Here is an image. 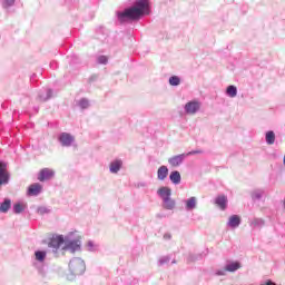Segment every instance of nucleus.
Instances as JSON below:
<instances>
[{"instance_id": "4be33fe9", "label": "nucleus", "mask_w": 285, "mask_h": 285, "mask_svg": "<svg viewBox=\"0 0 285 285\" xmlns=\"http://www.w3.org/2000/svg\"><path fill=\"white\" fill-rule=\"evenodd\" d=\"M265 141L267 146H273V144H275V131L273 130L266 131Z\"/></svg>"}, {"instance_id": "20e7f679", "label": "nucleus", "mask_w": 285, "mask_h": 285, "mask_svg": "<svg viewBox=\"0 0 285 285\" xmlns=\"http://www.w3.org/2000/svg\"><path fill=\"white\" fill-rule=\"evenodd\" d=\"M185 115L195 117L202 110V102L199 100H189L184 106Z\"/></svg>"}, {"instance_id": "412c9836", "label": "nucleus", "mask_w": 285, "mask_h": 285, "mask_svg": "<svg viewBox=\"0 0 285 285\" xmlns=\"http://www.w3.org/2000/svg\"><path fill=\"white\" fill-rule=\"evenodd\" d=\"M38 97H39V101H48V99L52 98V90L45 89V90L40 91Z\"/></svg>"}, {"instance_id": "f257e3e1", "label": "nucleus", "mask_w": 285, "mask_h": 285, "mask_svg": "<svg viewBox=\"0 0 285 285\" xmlns=\"http://www.w3.org/2000/svg\"><path fill=\"white\" fill-rule=\"evenodd\" d=\"M48 248L53 253V257H61L66 250L79 253L81 250V235L71 232L65 237L62 235L56 236L49 242Z\"/></svg>"}, {"instance_id": "6ab92c4d", "label": "nucleus", "mask_w": 285, "mask_h": 285, "mask_svg": "<svg viewBox=\"0 0 285 285\" xmlns=\"http://www.w3.org/2000/svg\"><path fill=\"white\" fill-rule=\"evenodd\" d=\"M265 190L264 189H254L250 191V197L253 199V202H259V199H262V197H264L265 195Z\"/></svg>"}, {"instance_id": "f8f14e48", "label": "nucleus", "mask_w": 285, "mask_h": 285, "mask_svg": "<svg viewBox=\"0 0 285 285\" xmlns=\"http://www.w3.org/2000/svg\"><path fill=\"white\" fill-rule=\"evenodd\" d=\"M122 166L124 161L121 159H115L109 164V173H111V175H117Z\"/></svg>"}, {"instance_id": "c85d7f7f", "label": "nucleus", "mask_w": 285, "mask_h": 285, "mask_svg": "<svg viewBox=\"0 0 285 285\" xmlns=\"http://www.w3.org/2000/svg\"><path fill=\"white\" fill-rule=\"evenodd\" d=\"M98 248H99V245L96 244L95 242L89 240L87 243V250H89V253H95Z\"/></svg>"}, {"instance_id": "9d476101", "label": "nucleus", "mask_w": 285, "mask_h": 285, "mask_svg": "<svg viewBox=\"0 0 285 285\" xmlns=\"http://www.w3.org/2000/svg\"><path fill=\"white\" fill-rule=\"evenodd\" d=\"M41 190H43V186L39 183H35L29 186L27 195H29V197H37L38 195H41Z\"/></svg>"}, {"instance_id": "f03ea898", "label": "nucleus", "mask_w": 285, "mask_h": 285, "mask_svg": "<svg viewBox=\"0 0 285 285\" xmlns=\"http://www.w3.org/2000/svg\"><path fill=\"white\" fill-rule=\"evenodd\" d=\"M145 14H150V0H136L131 7L117 12L120 23L137 21L145 17Z\"/></svg>"}, {"instance_id": "a211bd4d", "label": "nucleus", "mask_w": 285, "mask_h": 285, "mask_svg": "<svg viewBox=\"0 0 285 285\" xmlns=\"http://www.w3.org/2000/svg\"><path fill=\"white\" fill-rule=\"evenodd\" d=\"M171 184L179 186L181 184V174L178 170L171 171L169 175Z\"/></svg>"}, {"instance_id": "473e14b6", "label": "nucleus", "mask_w": 285, "mask_h": 285, "mask_svg": "<svg viewBox=\"0 0 285 285\" xmlns=\"http://www.w3.org/2000/svg\"><path fill=\"white\" fill-rule=\"evenodd\" d=\"M97 63H100L101 66H106V63H108V58L106 56H98Z\"/></svg>"}, {"instance_id": "423d86ee", "label": "nucleus", "mask_w": 285, "mask_h": 285, "mask_svg": "<svg viewBox=\"0 0 285 285\" xmlns=\"http://www.w3.org/2000/svg\"><path fill=\"white\" fill-rule=\"evenodd\" d=\"M7 168L8 165L0 161V186H3V184H8V181H10V173H8Z\"/></svg>"}, {"instance_id": "a19ab883", "label": "nucleus", "mask_w": 285, "mask_h": 285, "mask_svg": "<svg viewBox=\"0 0 285 285\" xmlns=\"http://www.w3.org/2000/svg\"><path fill=\"white\" fill-rule=\"evenodd\" d=\"M171 264H177V262H176V261H173Z\"/></svg>"}, {"instance_id": "dca6fc26", "label": "nucleus", "mask_w": 285, "mask_h": 285, "mask_svg": "<svg viewBox=\"0 0 285 285\" xmlns=\"http://www.w3.org/2000/svg\"><path fill=\"white\" fill-rule=\"evenodd\" d=\"M168 178V167L163 165L157 170V179L158 181H166Z\"/></svg>"}, {"instance_id": "aec40b11", "label": "nucleus", "mask_w": 285, "mask_h": 285, "mask_svg": "<svg viewBox=\"0 0 285 285\" xmlns=\"http://www.w3.org/2000/svg\"><path fill=\"white\" fill-rule=\"evenodd\" d=\"M47 255H48V252H46V250H36L35 252V259L39 264H43V262H46Z\"/></svg>"}, {"instance_id": "bb28decb", "label": "nucleus", "mask_w": 285, "mask_h": 285, "mask_svg": "<svg viewBox=\"0 0 285 285\" xmlns=\"http://www.w3.org/2000/svg\"><path fill=\"white\" fill-rule=\"evenodd\" d=\"M16 2L17 0H0V6H2L3 10H9Z\"/></svg>"}, {"instance_id": "ea45409f", "label": "nucleus", "mask_w": 285, "mask_h": 285, "mask_svg": "<svg viewBox=\"0 0 285 285\" xmlns=\"http://www.w3.org/2000/svg\"><path fill=\"white\" fill-rule=\"evenodd\" d=\"M283 207H284V209H285V198H284V200H283Z\"/></svg>"}, {"instance_id": "393cba45", "label": "nucleus", "mask_w": 285, "mask_h": 285, "mask_svg": "<svg viewBox=\"0 0 285 285\" xmlns=\"http://www.w3.org/2000/svg\"><path fill=\"white\" fill-rule=\"evenodd\" d=\"M76 105L79 106L81 110H86L90 108V100H88V98H81L77 100Z\"/></svg>"}, {"instance_id": "f704fd0d", "label": "nucleus", "mask_w": 285, "mask_h": 285, "mask_svg": "<svg viewBox=\"0 0 285 285\" xmlns=\"http://www.w3.org/2000/svg\"><path fill=\"white\" fill-rule=\"evenodd\" d=\"M148 184L146 181H139L136 184V188H146Z\"/></svg>"}, {"instance_id": "2f4dec72", "label": "nucleus", "mask_w": 285, "mask_h": 285, "mask_svg": "<svg viewBox=\"0 0 285 285\" xmlns=\"http://www.w3.org/2000/svg\"><path fill=\"white\" fill-rule=\"evenodd\" d=\"M170 263V256H160L158 258V266H165V264H169Z\"/></svg>"}, {"instance_id": "1a4fd4ad", "label": "nucleus", "mask_w": 285, "mask_h": 285, "mask_svg": "<svg viewBox=\"0 0 285 285\" xmlns=\"http://www.w3.org/2000/svg\"><path fill=\"white\" fill-rule=\"evenodd\" d=\"M183 204H184L185 210L187 213H193V210H195L197 208V197L191 196L187 199H184Z\"/></svg>"}, {"instance_id": "6e6552de", "label": "nucleus", "mask_w": 285, "mask_h": 285, "mask_svg": "<svg viewBox=\"0 0 285 285\" xmlns=\"http://www.w3.org/2000/svg\"><path fill=\"white\" fill-rule=\"evenodd\" d=\"M55 177V170L50 168H43L40 170L38 175V180L39 181H48Z\"/></svg>"}, {"instance_id": "4468645a", "label": "nucleus", "mask_w": 285, "mask_h": 285, "mask_svg": "<svg viewBox=\"0 0 285 285\" xmlns=\"http://www.w3.org/2000/svg\"><path fill=\"white\" fill-rule=\"evenodd\" d=\"M163 208L165 210H175V208H177V202L173 199V196H170L169 198H165L163 200Z\"/></svg>"}, {"instance_id": "a878e982", "label": "nucleus", "mask_w": 285, "mask_h": 285, "mask_svg": "<svg viewBox=\"0 0 285 285\" xmlns=\"http://www.w3.org/2000/svg\"><path fill=\"white\" fill-rule=\"evenodd\" d=\"M265 224H266V222L263 218H254L250 222V226L253 228H262Z\"/></svg>"}, {"instance_id": "e433bc0d", "label": "nucleus", "mask_w": 285, "mask_h": 285, "mask_svg": "<svg viewBox=\"0 0 285 285\" xmlns=\"http://www.w3.org/2000/svg\"><path fill=\"white\" fill-rule=\"evenodd\" d=\"M261 285H277V284L271 279H267V281L261 283Z\"/></svg>"}, {"instance_id": "7c9ffc66", "label": "nucleus", "mask_w": 285, "mask_h": 285, "mask_svg": "<svg viewBox=\"0 0 285 285\" xmlns=\"http://www.w3.org/2000/svg\"><path fill=\"white\" fill-rule=\"evenodd\" d=\"M50 213H51V209L46 206H40L37 208L38 215H50Z\"/></svg>"}, {"instance_id": "58836bf2", "label": "nucleus", "mask_w": 285, "mask_h": 285, "mask_svg": "<svg viewBox=\"0 0 285 285\" xmlns=\"http://www.w3.org/2000/svg\"><path fill=\"white\" fill-rule=\"evenodd\" d=\"M283 165L285 166V154H284V157H283Z\"/></svg>"}, {"instance_id": "cd10ccee", "label": "nucleus", "mask_w": 285, "mask_h": 285, "mask_svg": "<svg viewBox=\"0 0 285 285\" xmlns=\"http://www.w3.org/2000/svg\"><path fill=\"white\" fill-rule=\"evenodd\" d=\"M26 210V205L23 203H17L13 205V213L16 215H20V213H23Z\"/></svg>"}, {"instance_id": "2eb2a0df", "label": "nucleus", "mask_w": 285, "mask_h": 285, "mask_svg": "<svg viewBox=\"0 0 285 285\" xmlns=\"http://www.w3.org/2000/svg\"><path fill=\"white\" fill-rule=\"evenodd\" d=\"M239 224H242V218L238 215H232L228 218V222H227L228 228H239Z\"/></svg>"}, {"instance_id": "0eeeda50", "label": "nucleus", "mask_w": 285, "mask_h": 285, "mask_svg": "<svg viewBox=\"0 0 285 285\" xmlns=\"http://www.w3.org/2000/svg\"><path fill=\"white\" fill-rule=\"evenodd\" d=\"M186 157H188V155L186 154L173 156L168 158V164L169 166H173V168H177L178 166H181L184 164Z\"/></svg>"}, {"instance_id": "7ed1b4c3", "label": "nucleus", "mask_w": 285, "mask_h": 285, "mask_svg": "<svg viewBox=\"0 0 285 285\" xmlns=\"http://www.w3.org/2000/svg\"><path fill=\"white\" fill-rule=\"evenodd\" d=\"M83 273H86V261L81 257L71 258L68 264V273L66 274L67 279L73 282V279H77Z\"/></svg>"}, {"instance_id": "c9c22d12", "label": "nucleus", "mask_w": 285, "mask_h": 285, "mask_svg": "<svg viewBox=\"0 0 285 285\" xmlns=\"http://www.w3.org/2000/svg\"><path fill=\"white\" fill-rule=\"evenodd\" d=\"M185 155H187V157H190V155H202V150H191Z\"/></svg>"}, {"instance_id": "4c0bfd02", "label": "nucleus", "mask_w": 285, "mask_h": 285, "mask_svg": "<svg viewBox=\"0 0 285 285\" xmlns=\"http://www.w3.org/2000/svg\"><path fill=\"white\" fill-rule=\"evenodd\" d=\"M170 238H171L170 234H165L164 235V239H170Z\"/></svg>"}, {"instance_id": "b1692460", "label": "nucleus", "mask_w": 285, "mask_h": 285, "mask_svg": "<svg viewBox=\"0 0 285 285\" xmlns=\"http://www.w3.org/2000/svg\"><path fill=\"white\" fill-rule=\"evenodd\" d=\"M225 95L230 99H235V97H237V88L235 87V85L228 86L226 88Z\"/></svg>"}, {"instance_id": "5701e85b", "label": "nucleus", "mask_w": 285, "mask_h": 285, "mask_svg": "<svg viewBox=\"0 0 285 285\" xmlns=\"http://www.w3.org/2000/svg\"><path fill=\"white\" fill-rule=\"evenodd\" d=\"M12 206V200L6 198L0 205V213H8Z\"/></svg>"}, {"instance_id": "f3484780", "label": "nucleus", "mask_w": 285, "mask_h": 285, "mask_svg": "<svg viewBox=\"0 0 285 285\" xmlns=\"http://www.w3.org/2000/svg\"><path fill=\"white\" fill-rule=\"evenodd\" d=\"M239 268H242V264L239 262L229 261L225 264V271H227V273H236Z\"/></svg>"}, {"instance_id": "39448f33", "label": "nucleus", "mask_w": 285, "mask_h": 285, "mask_svg": "<svg viewBox=\"0 0 285 285\" xmlns=\"http://www.w3.org/2000/svg\"><path fill=\"white\" fill-rule=\"evenodd\" d=\"M58 141L62 148H70V146H75V136L69 132H61L58 136Z\"/></svg>"}, {"instance_id": "72a5a7b5", "label": "nucleus", "mask_w": 285, "mask_h": 285, "mask_svg": "<svg viewBox=\"0 0 285 285\" xmlns=\"http://www.w3.org/2000/svg\"><path fill=\"white\" fill-rule=\"evenodd\" d=\"M226 273H227V271H226V267L224 266L220 269H216L215 275H217L218 277H224V276H226Z\"/></svg>"}, {"instance_id": "c756f323", "label": "nucleus", "mask_w": 285, "mask_h": 285, "mask_svg": "<svg viewBox=\"0 0 285 285\" xmlns=\"http://www.w3.org/2000/svg\"><path fill=\"white\" fill-rule=\"evenodd\" d=\"M181 83V78L179 76H171L169 78V86H179Z\"/></svg>"}, {"instance_id": "9b49d317", "label": "nucleus", "mask_w": 285, "mask_h": 285, "mask_svg": "<svg viewBox=\"0 0 285 285\" xmlns=\"http://www.w3.org/2000/svg\"><path fill=\"white\" fill-rule=\"evenodd\" d=\"M157 195L161 198V202H164V199L173 197V189L168 186H161L157 189Z\"/></svg>"}, {"instance_id": "ddd939ff", "label": "nucleus", "mask_w": 285, "mask_h": 285, "mask_svg": "<svg viewBox=\"0 0 285 285\" xmlns=\"http://www.w3.org/2000/svg\"><path fill=\"white\" fill-rule=\"evenodd\" d=\"M215 204L220 210H226L228 207V197L225 195H219L215 198Z\"/></svg>"}]
</instances>
